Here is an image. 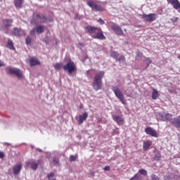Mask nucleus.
Here are the masks:
<instances>
[{
  "label": "nucleus",
  "mask_w": 180,
  "mask_h": 180,
  "mask_svg": "<svg viewBox=\"0 0 180 180\" xmlns=\"http://www.w3.org/2000/svg\"><path fill=\"white\" fill-rule=\"evenodd\" d=\"M105 75V72H98L94 76V79L93 82V89L95 91H99V89H102V78H103Z\"/></svg>",
  "instance_id": "nucleus-1"
},
{
  "label": "nucleus",
  "mask_w": 180,
  "mask_h": 180,
  "mask_svg": "<svg viewBox=\"0 0 180 180\" xmlns=\"http://www.w3.org/2000/svg\"><path fill=\"white\" fill-rule=\"evenodd\" d=\"M91 33L93 39H97L98 40H105L106 39L101 28L91 27Z\"/></svg>",
  "instance_id": "nucleus-2"
},
{
  "label": "nucleus",
  "mask_w": 180,
  "mask_h": 180,
  "mask_svg": "<svg viewBox=\"0 0 180 180\" xmlns=\"http://www.w3.org/2000/svg\"><path fill=\"white\" fill-rule=\"evenodd\" d=\"M46 21L47 18L46 16L43 15H40V14L34 13L32 15L31 23L32 25H36L39 23H46Z\"/></svg>",
  "instance_id": "nucleus-3"
},
{
  "label": "nucleus",
  "mask_w": 180,
  "mask_h": 180,
  "mask_svg": "<svg viewBox=\"0 0 180 180\" xmlns=\"http://www.w3.org/2000/svg\"><path fill=\"white\" fill-rule=\"evenodd\" d=\"M112 91L114 92L115 96L122 102L123 105H126V100H124V96L123 95V93L120 91V89L117 86H112Z\"/></svg>",
  "instance_id": "nucleus-4"
},
{
  "label": "nucleus",
  "mask_w": 180,
  "mask_h": 180,
  "mask_svg": "<svg viewBox=\"0 0 180 180\" xmlns=\"http://www.w3.org/2000/svg\"><path fill=\"white\" fill-rule=\"evenodd\" d=\"M156 116L158 119L162 120V122H171L172 120V114L158 112H156Z\"/></svg>",
  "instance_id": "nucleus-5"
},
{
  "label": "nucleus",
  "mask_w": 180,
  "mask_h": 180,
  "mask_svg": "<svg viewBox=\"0 0 180 180\" xmlns=\"http://www.w3.org/2000/svg\"><path fill=\"white\" fill-rule=\"evenodd\" d=\"M65 71H68V74H72L77 70V66L72 60H70L63 67Z\"/></svg>",
  "instance_id": "nucleus-6"
},
{
  "label": "nucleus",
  "mask_w": 180,
  "mask_h": 180,
  "mask_svg": "<svg viewBox=\"0 0 180 180\" xmlns=\"http://www.w3.org/2000/svg\"><path fill=\"white\" fill-rule=\"evenodd\" d=\"M8 72L11 75H15L18 79H23V78H25V76H23V72L20 70V69H18L16 68H10L8 70Z\"/></svg>",
  "instance_id": "nucleus-7"
},
{
  "label": "nucleus",
  "mask_w": 180,
  "mask_h": 180,
  "mask_svg": "<svg viewBox=\"0 0 180 180\" xmlns=\"http://www.w3.org/2000/svg\"><path fill=\"white\" fill-rule=\"evenodd\" d=\"M110 27L112 28L113 32H115V33L118 36H123V34H124V32H123V30H122V27H120L116 23L112 22Z\"/></svg>",
  "instance_id": "nucleus-8"
},
{
  "label": "nucleus",
  "mask_w": 180,
  "mask_h": 180,
  "mask_svg": "<svg viewBox=\"0 0 180 180\" xmlns=\"http://www.w3.org/2000/svg\"><path fill=\"white\" fill-rule=\"evenodd\" d=\"M142 18L145 19L146 22H154V20H157L158 15L156 13L143 14Z\"/></svg>",
  "instance_id": "nucleus-9"
},
{
  "label": "nucleus",
  "mask_w": 180,
  "mask_h": 180,
  "mask_svg": "<svg viewBox=\"0 0 180 180\" xmlns=\"http://www.w3.org/2000/svg\"><path fill=\"white\" fill-rule=\"evenodd\" d=\"M37 33L38 34H41V33H44V26L43 25H38L33 28L31 32V36H34V34Z\"/></svg>",
  "instance_id": "nucleus-10"
},
{
  "label": "nucleus",
  "mask_w": 180,
  "mask_h": 180,
  "mask_svg": "<svg viewBox=\"0 0 180 180\" xmlns=\"http://www.w3.org/2000/svg\"><path fill=\"white\" fill-rule=\"evenodd\" d=\"M12 34L15 36V37H21V36H25V30L18 28V27H14L12 31Z\"/></svg>",
  "instance_id": "nucleus-11"
},
{
  "label": "nucleus",
  "mask_w": 180,
  "mask_h": 180,
  "mask_svg": "<svg viewBox=\"0 0 180 180\" xmlns=\"http://www.w3.org/2000/svg\"><path fill=\"white\" fill-rule=\"evenodd\" d=\"M145 133L148 134V136H150L151 137H158V133H157V131H155L150 127H147L145 129Z\"/></svg>",
  "instance_id": "nucleus-12"
},
{
  "label": "nucleus",
  "mask_w": 180,
  "mask_h": 180,
  "mask_svg": "<svg viewBox=\"0 0 180 180\" xmlns=\"http://www.w3.org/2000/svg\"><path fill=\"white\" fill-rule=\"evenodd\" d=\"M110 56L114 58L115 60H117V61H124V57L123 56H121L119 57V53L115 51H110Z\"/></svg>",
  "instance_id": "nucleus-13"
},
{
  "label": "nucleus",
  "mask_w": 180,
  "mask_h": 180,
  "mask_svg": "<svg viewBox=\"0 0 180 180\" xmlns=\"http://www.w3.org/2000/svg\"><path fill=\"white\" fill-rule=\"evenodd\" d=\"M91 8L94 12H103V8L96 4L94 1H91Z\"/></svg>",
  "instance_id": "nucleus-14"
},
{
  "label": "nucleus",
  "mask_w": 180,
  "mask_h": 180,
  "mask_svg": "<svg viewBox=\"0 0 180 180\" xmlns=\"http://www.w3.org/2000/svg\"><path fill=\"white\" fill-rule=\"evenodd\" d=\"M88 117V112H85L82 115H79V117H76L75 119L77 120L79 124H82L86 118Z\"/></svg>",
  "instance_id": "nucleus-15"
},
{
  "label": "nucleus",
  "mask_w": 180,
  "mask_h": 180,
  "mask_svg": "<svg viewBox=\"0 0 180 180\" xmlns=\"http://www.w3.org/2000/svg\"><path fill=\"white\" fill-rule=\"evenodd\" d=\"M112 119L119 126H122L124 123V120L120 117V115H112Z\"/></svg>",
  "instance_id": "nucleus-16"
},
{
  "label": "nucleus",
  "mask_w": 180,
  "mask_h": 180,
  "mask_svg": "<svg viewBox=\"0 0 180 180\" xmlns=\"http://www.w3.org/2000/svg\"><path fill=\"white\" fill-rule=\"evenodd\" d=\"M168 4H170L172 5L174 9H176V11H178V9H180V3L178 0H167Z\"/></svg>",
  "instance_id": "nucleus-17"
},
{
  "label": "nucleus",
  "mask_w": 180,
  "mask_h": 180,
  "mask_svg": "<svg viewBox=\"0 0 180 180\" xmlns=\"http://www.w3.org/2000/svg\"><path fill=\"white\" fill-rule=\"evenodd\" d=\"M13 20L12 19H4L3 20V25L5 29H9L12 26V22Z\"/></svg>",
  "instance_id": "nucleus-18"
},
{
  "label": "nucleus",
  "mask_w": 180,
  "mask_h": 180,
  "mask_svg": "<svg viewBox=\"0 0 180 180\" xmlns=\"http://www.w3.org/2000/svg\"><path fill=\"white\" fill-rule=\"evenodd\" d=\"M22 170V165L18 164L13 167V172L14 175H18L19 172Z\"/></svg>",
  "instance_id": "nucleus-19"
},
{
  "label": "nucleus",
  "mask_w": 180,
  "mask_h": 180,
  "mask_svg": "<svg viewBox=\"0 0 180 180\" xmlns=\"http://www.w3.org/2000/svg\"><path fill=\"white\" fill-rule=\"evenodd\" d=\"M30 64L31 67H34V65H39L40 61L37 58H31L30 59Z\"/></svg>",
  "instance_id": "nucleus-20"
},
{
  "label": "nucleus",
  "mask_w": 180,
  "mask_h": 180,
  "mask_svg": "<svg viewBox=\"0 0 180 180\" xmlns=\"http://www.w3.org/2000/svg\"><path fill=\"white\" fill-rule=\"evenodd\" d=\"M26 165H30L32 169L34 171H36L37 169V167H39V164L36 162H27Z\"/></svg>",
  "instance_id": "nucleus-21"
},
{
  "label": "nucleus",
  "mask_w": 180,
  "mask_h": 180,
  "mask_svg": "<svg viewBox=\"0 0 180 180\" xmlns=\"http://www.w3.org/2000/svg\"><path fill=\"white\" fill-rule=\"evenodd\" d=\"M165 180H178V176L174 174H170L167 176H165Z\"/></svg>",
  "instance_id": "nucleus-22"
},
{
  "label": "nucleus",
  "mask_w": 180,
  "mask_h": 180,
  "mask_svg": "<svg viewBox=\"0 0 180 180\" xmlns=\"http://www.w3.org/2000/svg\"><path fill=\"white\" fill-rule=\"evenodd\" d=\"M14 5L15 8L20 9L23 5V0H14Z\"/></svg>",
  "instance_id": "nucleus-23"
},
{
  "label": "nucleus",
  "mask_w": 180,
  "mask_h": 180,
  "mask_svg": "<svg viewBox=\"0 0 180 180\" xmlns=\"http://www.w3.org/2000/svg\"><path fill=\"white\" fill-rule=\"evenodd\" d=\"M160 96V94H158V90L153 89L152 91V99H157Z\"/></svg>",
  "instance_id": "nucleus-24"
},
{
  "label": "nucleus",
  "mask_w": 180,
  "mask_h": 180,
  "mask_svg": "<svg viewBox=\"0 0 180 180\" xmlns=\"http://www.w3.org/2000/svg\"><path fill=\"white\" fill-rule=\"evenodd\" d=\"M150 147H151L150 141H146L143 143V148L144 151H147V150H148V148H150Z\"/></svg>",
  "instance_id": "nucleus-25"
},
{
  "label": "nucleus",
  "mask_w": 180,
  "mask_h": 180,
  "mask_svg": "<svg viewBox=\"0 0 180 180\" xmlns=\"http://www.w3.org/2000/svg\"><path fill=\"white\" fill-rule=\"evenodd\" d=\"M7 48L10 50H15V46H13V42L11 39H8Z\"/></svg>",
  "instance_id": "nucleus-26"
},
{
  "label": "nucleus",
  "mask_w": 180,
  "mask_h": 180,
  "mask_svg": "<svg viewBox=\"0 0 180 180\" xmlns=\"http://www.w3.org/2000/svg\"><path fill=\"white\" fill-rule=\"evenodd\" d=\"M153 159L155 161H160L161 160V153H160V152L156 153L155 154Z\"/></svg>",
  "instance_id": "nucleus-27"
},
{
  "label": "nucleus",
  "mask_w": 180,
  "mask_h": 180,
  "mask_svg": "<svg viewBox=\"0 0 180 180\" xmlns=\"http://www.w3.org/2000/svg\"><path fill=\"white\" fill-rule=\"evenodd\" d=\"M53 164L55 167H60V160L54 158L53 160Z\"/></svg>",
  "instance_id": "nucleus-28"
},
{
  "label": "nucleus",
  "mask_w": 180,
  "mask_h": 180,
  "mask_svg": "<svg viewBox=\"0 0 180 180\" xmlns=\"http://www.w3.org/2000/svg\"><path fill=\"white\" fill-rule=\"evenodd\" d=\"M141 57H143V53H141L140 51H137L136 60H141Z\"/></svg>",
  "instance_id": "nucleus-29"
},
{
  "label": "nucleus",
  "mask_w": 180,
  "mask_h": 180,
  "mask_svg": "<svg viewBox=\"0 0 180 180\" xmlns=\"http://www.w3.org/2000/svg\"><path fill=\"white\" fill-rule=\"evenodd\" d=\"M32 43V38L30 37H27L25 39V44L27 46H29V44H31Z\"/></svg>",
  "instance_id": "nucleus-30"
},
{
  "label": "nucleus",
  "mask_w": 180,
  "mask_h": 180,
  "mask_svg": "<svg viewBox=\"0 0 180 180\" xmlns=\"http://www.w3.org/2000/svg\"><path fill=\"white\" fill-rule=\"evenodd\" d=\"M139 174L140 175H144L146 176V175H147V171L144 169H141L139 171Z\"/></svg>",
  "instance_id": "nucleus-31"
},
{
  "label": "nucleus",
  "mask_w": 180,
  "mask_h": 180,
  "mask_svg": "<svg viewBox=\"0 0 180 180\" xmlns=\"http://www.w3.org/2000/svg\"><path fill=\"white\" fill-rule=\"evenodd\" d=\"M55 70H60L61 68V67H63V65L61 63H56L53 65Z\"/></svg>",
  "instance_id": "nucleus-32"
},
{
  "label": "nucleus",
  "mask_w": 180,
  "mask_h": 180,
  "mask_svg": "<svg viewBox=\"0 0 180 180\" xmlns=\"http://www.w3.org/2000/svg\"><path fill=\"white\" fill-rule=\"evenodd\" d=\"M145 63H146V67H148L150 65V64H151V63H153V61L151 60V59H150V58H147L145 60Z\"/></svg>",
  "instance_id": "nucleus-33"
},
{
  "label": "nucleus",
  "mask_w": 180,
  "mask_h": 180,
  "mask_svg": "<svg viewBox=\"0 0 180 180\" xmlns=\"http://www.w3.org/2000/svg\"><path fill=\"white\" fill-rule=\"evenodd\" d=\"M69 160H70V162H74V161H75L77 160V157L75 156L74 155H71L69 158Z\"/></svg>",
  "instance_id": "nucleus-34"
},
{
  "label": "nucleus",
  "mask_w": 180,
  "mask_h": 180,
  "mask_svg": "<svg viewBox=\"0 0 180 180\" xmlns=\"http://www.w3.org/2000/svg\"><path fill=\"white\" fill-rule=\"evenodd\" d=\"M150 178H151L152 180H160L159 179L158 176H157V175H155L154 174L150 175Z\"/></svg>",
  "instance_id": "nucleus-35"
},
{
  "label": "nucleus",
  "mask_w": 180,
  "mask_h": 180,
  "mask_svg": "<svg viewBox=\"0 0 180 180\" xmlns=\"http://www.w3.org/2000/svg\"><path fill=\"white\" fill-rule=\"evenodd\" d=\"M53 176H54V173L53 172L49 173L46 175V178H48V179H51V178H53Z\"/></svg>",
  "instance_id": "nucleus-36"
},
{
  "label": "nucleus",
  "mask_w": 180,
  "mask_h": 180,
  "mask_svg": "<svg viewBox=\"0 0 180 180\" xmlns=\"http://www.w3.org/2000/svg\"><path fill=\"white\" fill-rule=\"evenodd\" d=\"M97 22L99 23V25H105V21L102 18L97 20Z\"/></svg>",
  "instance_id": "nucleus-37"
},
{
  "label": "nucleus",
  "mask_w": 180,
  "mask_h": 180,
  "mask_svg": "<svg viewBox=\"0 0 180 180\" xmlns=\"http://www.w3.org/2000/svg\"><path fill=\"white\" fill-rule=\"evenodd\" d=\"M85 30H86V33H89V34H91V26L86 27Z\"/></svg>",
  "instance_id": "nucleus-38"
},
{
  "label": "nucleus",
  "mask_w": 180,
  "mask_h": 180,
  "mask_svg": "<svg viewBox=\"0 0 180 180\" xmlns=\"http://www.w3.org/2000/svg\"><path fill=\"white\" fill-rule=\"evenodd\" d=\"M178 19H179V18H178V17H173L172 18H171V20H172V22H175L178 21Z\"/></svg>",
  "instance_id": "nucleus-39"
},
{
  "label": "nucleus",
  "mask_w": 180,
  "mask_h": 180,
  "mask_svg": "<svg viewBox=\"0 0 180 180\" xmlns=\"http://www.w3.org/2000/svg\"><path fill=\"white\" fill-rule=\"evenodd\" d=\"M75 19H76L77 20H79V19H81V17L79 16V15L76 14L75 16Z\"/></svg>",
  "instance_id": "nucleus-40"
},
{
  "label": "nucleus",
  "mask_w": 180,
  "mask_h": 180,
  "mask_svg": "<svg viewBox=\"0 0 180 180\" xmlns=\"http://www.w3.org/2000/svg\"><path fill=\"white\" fill-rule=\"evenodd\" d=\"M44 41L46 43V44L49 45V39L47 37H45Z\"/></svg>",
  "instance_id": "nucleus-41"
},
{
  "label": "nucleus",
  "mask_w": 180,
  "mask_h": 180,
  "mask_svg": "<svg viewBox=\"0 0 180 180\" xmlns=\"http://www.w3.org/2000/svg\"><path fill=\"white\" fill-rule=\"evenodd\" d=\"M110 166H105L104 167V171H110Z\"/></svg>",
  "instance_id": "nucleus-42"
},
{
  "label": "nucleus",
  "mask_w": 180,
  "mask_h": 180,
  "mask_svg": "<svg viewBox=\"0 0 180 180\" xmlns=\"http://www.w3.org/2000/svg\"><path fill=\"white\" fill-rule=\"evenodd\" d=\"M5 157V154H4V152L0 151V158H4Z\"/></svg>",
  "instance_id": "nucleus-43"
},
{
  "label": "nucleus",
  "mask_w": 180,
  "mask_h": 180,
  "mask_svg": "<svg viewBox=\"0 0 180 180\" xmlns=\"http://www.w3.org/2000/svg\"><path fill=\"white\" fill-rule=\"evenodd\" d=\"M0 67H5V63L3 62L0 61Z\"/></svg>",
  "instance_id": "nucleus-44"
},
{
  "label": "nucleus",
  "mask_w": 180,
  "mask_h": 180,
  "mask_svg": "<svg viewBox=\"0 0 180 180\" xmlns=\"http://www.w3.org/2000/svg\"><path fill=\"white\" fill-rule=\"evenodd\" d=\"M4 146H11V143H8V142H4L3 143Z\"/></svg>",
  "instance_id": "nucleus-45"
},
{
  "label": "nucleus",
  "mask_w": 180,
  "mask_h": 180,
  "mask_svg": "<svg viewBox=\"0 0 180 180\" xmlns=\"http://www.w3.org/2000/svg\"><path fill=\"white\" fill-rule=\"evenodd\" d=\"M78 48L80 49H82V44H78Z\"/></svg>",
  "instance_id": "nucleus-46"
},
{
  "label": "nucleus",
  "mask_w": 180,
  "mask_h": 180,
  "mask_svg": "<svg viewBox=\"0 0 180 180\" xmlns=\"http://www.w3.org/2000/svg\"><path fill=\"white\" fill-rule=\"evenodd\" d=\"M88 6H91V1H87Z\"/></svg>",
  "instance_id": "nucleus-47"
},
{
  "label": "nucleus",
  "mask_w": 180,
  "mask_h": 180,
  "mask_svg": "<svg viewBox=\"0 0 180 180\" xmlns=\"http://www.w3.org/2000/svg\"><path fill=\"white\" fill-rule=\"evenodd\" d=\"M37 151H40V153L43 152V150L41 149H40V148H37Z\"/></svg>",
  "instance_id": "nucleus-48"
},
{
  "label": "nucleus",
  "mask_w": 180,
  "mask_h": 180,
  "mask_svg": "<svg viewBox=\"0 0 180 180\" xmlns=\"http://www.w3.org/2000/svg\"><path fill=\"white\" fill-rule=\"evenodd\" d=\"M89 72H91V70H88V71L86 72L87 75H88V74H89Z\"/></svg>",
  "instance_id": "nucleus-49"
},
{
  "label": "nucleus",
  "mask_w": 180,
  "mask_h": 180,
  "mask_svg": "<svg viewBox=\"0 0 180 180\" xmlns=\"http://www.w3.org/2000/svg\"><path fill=\"white\" fill-rule=\"evenodd\" d=\"M49 180H56V179H50Z\"/></svg>",
  "instance_id": "nucleus-50"
},
{
  "label": "nucleus",
  "mask_w": 180,
  "mask_h": 180,
  "mask_svg": "<svg viewBox=\"0 0 180 180\" xmlns=\"http://www.w3.org/2000/svg\"><path fill=\"white\" fill-rule=\"evenodd\" d=\"M39 1H43V0H39Z\"/></svg>",
  "instance_id": "nucleus-51"
}]
</instances>
